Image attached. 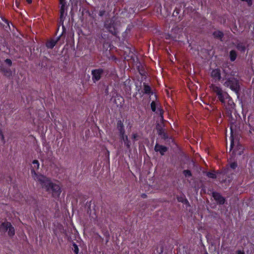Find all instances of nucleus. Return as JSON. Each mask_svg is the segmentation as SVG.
Masks as SVG:
<instances>
[{
    "instance_id": "obj_1",
    "label": "nucleus",
    "mask_w": 254,
    "mask_h": 254,
    "mask_svg": "<svg viewBox=\"0 0 254 254\" xmlns=\"http://www.w3.org/2000/svg\"><path fill=\"white\" fill-rule=\"evenodd\" d=\"M34 180L38 182L43 189L52 194L55 198L59 197L62 192L60 186L57 184L53 183L48 178L42 175H38L33 171Z\"/></svg>"
},
{
    "instance_id": "obj_2",
    "label": "nucleus",
    "mask_w": 254,
    "mask_h": 254,
    "mask_svg": "<svg viewBox=\"0 0 254 254\" xmlns=\"http://www.w3.org/2000/svg\"><path fill=\"white\" fill-rule=\"evenodd\" d=\"M225 80L226 81L223 83L224 86L229 87L238 94L240 89V85L238 80L234 77H226Z\"/></svg>"
},
{
    "instance_id": "obj_3",
    "label": "nucleus",
    "mask_w": 254,
    "mask_h": 254,
    "mask_svg": "<svg viewBox=\"0 0 254 254\" xmlns=\"http://www.w3.org/2000/svg\"><path fill=\"white\" fill-rule=\"evenodd\" d=\"M233 149L232 155L236 156L237 155H241L243 153V147L240 145L237 141H235L233 137L231 136V145L230 151Z\"/></svg>"
},
{
    "instance_id": "obj_4",
    "label": "nucleus",
    "mask_w": 254,
    "mask_h": 254,
    "mask_svg": "<svg viewBox=\"0 0 254 254\" xmlns=\"http://www.w3.org/2000/svg\"><path fill=\"white\" fill-rule=\"evenodd\" d=\"M105 27L113 35H116L117 34L118 31L116 27V23L115 20L113 19L107 20L105 22Z\"/></svg>"
},
{
    "instance_id": "obj_5",
    "label": "nucleus",
    "mask_w": 254,
    "mask_h": 254,
    "mask_svg": "<svg viewBox=\"0 0 254 254\" xmlns=\"http://www.w3.org/2000/svg\"><path fill=\"white\" fill-rule=\"evenodd\" d=\"M103 73V70L102 69H96L92 71V80L94 82H95L100 79Z\"/></svg>"
},
{
    "instance_id": "obj_6",
    "label": "nucleus",
    "mask_w": 254,
    "mask_h": 254,
    "mask_svg": "<svg viewBox=\"0 0 254 254\" xmlns=\"http://www.w3.org/2000/svg\"><path fill=\"white\" fill-rule=\"evenodd\" d=\"M60 4L61 5L60 8V20L63 22V18L64 13L67 9L66 2L65 0H59Z\"/></svg>"
},
{
    "instance_id": "obj_7",
    "label": "nucleus",
    "mask_w": 254,
    "mask_h": 254,
    "mask_svg": "<svg viewBox=\"0 0 254 254\" xmlns=\"http://www.w3.org/2000/svg\"><path fill=\"white\" fill-rule=\"evenodd\" d=\"M211 76L215 82L220 81L221 79L220 69L219 68L213 69L211 72Z\"/></svg>"
},
{
    "instance_id": "obj_8",
    "label": "nucleus",
    "mask_w": 254,
    "mask_h": 254,
    "mask_svg": "<svg viewBox=\"0 0 254 254\" xmlns=\"http://www.w3.org/2000/svg\"><path fill=\"white\" fill-rule=\"evenodd\" d=\"M229 94L225 91H223L221 93L217 95L219 100L224 105H225V102L227 99L229 98Z\"/></svg>"
},
{
    "instance_id": "obj_9",
    "label": "nucleus",
    "mask_w": 254,
    "mask_h": 254,
    "mask_svg": "<svg viewBox=\"0 0 254 254\" xmlns=\"http://www.w3.org/2000/svg\"><path fill=\"white\" fill-rule=\"evenodd\" d=\"M226 101L225 105L224 106L227 110L231 111L232 110L234 109L235 105L230 96H229V98L227 99Z\"/></svg>"
},
{
    "instance_id": "obj_10",
    "label": "nucleus",
    "mask_w": 254,
    "mask_h": 254,
    "mask_svg": "<svg viewBox=\"0 0 254 254\" xmlns=\"http://www.w3.org/2000/svg\"><path fill=\"white\" fill-rule=\"evenodd\" d=\"M209 88L210 90L217 96L223 91L220 86H218L214 84H211L209 86Z\"/></svg>"
},
{
    "instance_id": "obj_11",
    "label": "nucleus",
    "mask_w": 254,
    "mask_h": 254,
    "mask_svg": "<svg viewBox=\"0 0 254 254\" xmlns=\"http://www.w3.org/2000/svg\"><path fill=\"white\" fill-rule=\"evenodd\" d=\"M154 150L156 152H159L161 155H163L168 149L164 146L156 144L155 146Z\"/></svg>"
},
{
    "instance_id": "obj_12",
    "label": "nucleus",
    "mask_w": 254,
    "mask_h": 254,
    "mask_svg": "<svg viewBox=\"0 0 254 254\" xmlns=\"http://www.w3.org/2000/svg\"><path fill=\"white\" fill-rule=\"evenodd\" d=\"M213 197L214 199L216 200L220 204H224L225 202V199L223 197H222L219 193L217 192H213L212 193Z\"/></svg>"
},
{
    "instance_id": "obj_13",
    "label": "nucleus",
    "mask_w": 254,
    "mask_h": 254,
    "mask_svg": "<svg viewBox=\"0 0 254 254\" xmlns=\"http://www.w3.org/2000/svg\"><path fill=\"white\" fill-rule=\"evenodd\" d=\"M117 128L119 131L120 136L125 134L124 125L121 121H118L117 123Z\"/></svg>"
},
{
    "instance_id": "obj_14",
    "label": "nucleus",
    "mask_w": 254,
    "mask_h": 254,
    "mask_svg": "<svg viewBox=\"0 0 254 254\" xmlns=\"http://www.w3.org/2000/svg\"><path fill=\"white\" fill-rule=\"evenodd\" d=\"M33 166L31 170V176L32 178L34 179V177L33 176L34 174H33V171L35 173L37 174L35 172V170H38L39 168V163L38 160H35L32 162Z\"/></svg>"
},
{
    "instance_id": "obj_15",
    "label": "nucleus",
    "mask_w": 254,
    "mask_h": 254,
    "mask_svg": "<svg viewBox=\"0 0 254 254\" xmlns=\"http://www.w3.org/2000/svg\"><path fill=\"white\" fill-rule=\"evenodd\" d=\"M59 39H60V37H58L56 40L51 39V40L48 41L46 43V47L49 49H53L54 48V47L56 45V44H57V43L58 41V40H59Z\"/></svg>"
},
{
    "instance_id": "obj_16",
    "label": "nucleus",
    "mask_w": 254,
    "mask_h": 254,
    "mask_svg": "<svg viewBox=\"0 0 254 254\" xmlns=\"http://www.w3.org/2000/svg\"><path fill=\"white\" fill-rule=\"evenodd\" d=\"M121 139L124 141L125 145L126 146L127 148L128 149H129L130 148V142L128 140V137L127 135L124 134L120 136Z\"/></svg>"
},
{
    "instance_id": "obj_17",
    "label": "nucleus",
    "mask_w": 254,
    "mask_h": 254,
    "mask_svg": "<svg viewBox=\"0 0 254 254\" xmlns=\"http://www.w3.org/2000/svg\"><path fill=\"white\" fill-rule=\"evenodd\" d=\"M11 223L8 222H4L0 226V230L3 232L8 231V228L10 226Z\"/></svg>"
},
{
    "instance_id": "obj_18",
    "label": "nucleus",
    "mask_w": 254,
    "mask_h": 254,
    "mask_svg": "<svg viewBox=\"0 0 254 254\" xmlns=\"http://www.w3.org/2000/svg\"><path fill=\"white\" fill-rule=\"evenodd\" d=\"M124 99L120 96H117L115 99L114 102L117 106H122Z\"/></svg>"
},
{
    "instance_id": "obj_19",
    "label": "nucleus",
    "mask_w": 254,
    "mask_h": 254,
    "mask_svg": "<svg viewBox=\"0 0 254 254\" xmlns=\"http://www.w3.org/2000/svg\"><path fill=\"white\" fill-rule=\"evenodd\" d=\"M236 47L239 51H240L242 52H244L246 50V47H245V45L242 43L240 42V43H237L236 45Z\"/></svg>"
},
{
    "instance_id": "obj_20",
    "label": "nucleus",
    "mask_w": 254,
    "mask_h": 254,
    "mask_svg": "<svg viewBox=\"0 0 254 254\" xmlns=\"http://www.w3.org/2000/svg\"><path fill=\"white\" fill-rule=\"evenodd\" d=\"M237 57V54L235 50H232L230 52V58L232 62L234 61Z\"/></svg>"
},
{
    "instance_id": "obj_21",
    "label": "nucleus",
    "mask_w": 254,
    "mask_h": 254,
    "mask_svg": "<svg viewBox=\"0 0 254 254\" xmlns=\"http://www.w3.org/2000/svg\"><path fill=\"white\" fill-rule=\"evenodd\" d=\"M213 36L218 38L221 39L223 37V33L220 31H215L213 33Z\"/></svg>"
},
{
    "instance_id": "obj_22",
    "label": "nucleus",
    "mask_w": 254,
    "mask_h": 254,
    "mask_svg": "<svg viewBox=\"0 0 254 254\" xmlns=\"http://www.w3.org/2000/svg\"><path fill=\"white\" fill-rule=\"evenodd\" d=\"M8 234L9 236H13L15 234V230L14 228L12 226L11 224L10 226L8 228Z\"/></svg>"
},
{
    "instance_id": "obj_23",
    "label": "nucleus",
    "mask_w": 254,
    "mask_h": 254,
    "mask_svg": "<svg viewBox=\"0 0 254 254\" xmlns=\"http://www.w3.org/2000/svg\"><path fill=\"white\" fill-rule=\"evenodd\" d=\"M0 71L3 72L5 75L10 74L11 71L9 69H6L5 68L0 66Z\"/></svg>"
},
{
    "instance_id": "obj_24",
    "label": "nucleus",
    "mask_w": 254,
    "mask_h": 254,
    "mask_svg": "<svg viewBox=\"0 0 254 254\" xmlns=\"http://www.w3.org/2000/svg\"><path fill=\"white\" fill-rule=\"evenodd\" d=\"M144 91L146 94H149L151 92V88L148 85L144 84Z\"/></svg>"
},
{
    "instance_id": "obj_25",
    "label": "nucleus",
    "mask_w": 254,
    "mask_h": 254,
    "mask_svg": "<svg viewBox=\"0 0 254 254\" xmlns=\"http://www.w3.org/2000/svg\"><path fill=\"white\" fill-rule=\"evenodd\" d=\"M183 174L186 177H190L192 175L191 172L189 170H184Z\"/></svg>"
},
{
    "instance_id": "obj_26",
    "label": "nucleus",
    "mask_w": 254,
    "mask_h": 254,
    "mask_svg": "<svg viewBox=\"0 0 254 254\" xmlns=\"http://www.w3.org/2000/svg\"><path fill=\"white\" fill-rule=\"evenodd\" d=\"M207 176L209 178L214 179L216 178V175L214 173L208 172L207 173Z\"/></svg>"
},
{
    "instance_id": "obj_27",
    "label": "nucleus",
    "mask_w": 254,
    "mask_h": 254,
    "mask_svg": "<svg viewBox=\"0 0 254 254\" xmlns=\"http://www.w3.org/2000/svg\"><path fill=\"white\" fill-rule=\"evenodd\" d=\"M73 250L75 254H78V248L77 245H76L75 243L73 244Z\"/></svg>"
},
{
    "instance_id": "obj_28",
    "label": "nucleus",
    "mask_w": 254,
    "mask_h": 254,
    "mask_svg": "<svg viewBox=\"0 0 254 254\" xmlns=\"http://www.w3.org/2000/svg\"><path fill=\"white\" fill-rule=\"evenodd\" d=\"M151 108L152 111L155 112L156 111V104L154 101H152L151 102Z\"/></svg>"
},
{
    "instance_id": "obj_29",
    "label": "nucleus",
    "mask_w": 254,
    "mask_h": 254,
    "mask_svg": "<svg viewBox=\"0 0 254 254\" xmlns=\"http://www.w3.org/2000/svg\"><path fill=\"white\" fill-rule=\"evenodd\" d=\"M138 138V135L137 133H133L131 135V139L133 141L137 140Z\"/></svg>"
},
{
    "instance_id": "obj_30",
    "label": "nucleus",
    "mask_w": 254,
    "mask_h": 254,
    "mask_svg": "<svg viewBox=\"0 0 254 254\" xmlns=\"http://www.w3.org/2000/svg\"><path fill=\"white\" fill-rule=\"evenodd\" d=\"M5 62L10 66L12 64V62L10 59H7L5 60Z\"/></svg>"
},
{
    "instance_id": "obj_31",
    "label": "nucleus",
    "mask_w": 254,
    "mask_h": 254,
    "mask_svg": "<svg viewBox=\"0 0 254 254\" xmlns=\"http://www.w3.org/2000/svg\"><path fill=\"white\" fill-rule=\"evenodd\" d=\"M237 166V164L235 162H234V163H232L230 164V167L231 168H232V169H235L236 168Z\"/></svg>"
},
{
    "instance_id": "obj_32",
    "label": "nucleus",
    "mask_w": 254,
    "mask_h": 254,
    "mask_svg": "<svg viewBox=\"0 0 254 254\" xmlns=\"http://www.w3.org/2000/svg\"><path fill=\"white\" fill-rule=\"evenodd\" d=\"M0 138H1L2 141H4V136L2 134V132L1 130L0 129Z\"/></svg>"
},
{
    "instance_id": "obj_33",
    "label": "nucleus",
    "mask_w": 254,
    "mask_h": 254,
    "mask_svg": "<svg viewBox=\"0 0 254 254\" xmlns=\"http://www.w3.org/2000/svg\"><path fill=\"white\" fill-rule=\"evenodd\" d=\"M242 1H245L247 2L249 5L251 6L252 4V0H242Z\"/></svg>"
},
{
    "instance_id": "obj_34",
    "label": "nucleus",
    "mask_w": 254,
    "mask_h": 254,
    "mask_svg": "<svg viewBox=\"0 0 254 254\" xmlns=\"http://www.w3.org/2000/svg\"><path fill=\"white\" fill-rule=\"evenodd\" d=\"M105 13V10H100L99 12V15L100 16H102L104 15Z\"/></svg>"
},
{
    "instance_id": "obj_35",
    "label": "nucleus",
    "mask_w": 254,
    "mask_h": 254,
    "mask_svg": "<svg viewBox=\"0 0 254 254\" xmlns=\"http://www.w3.org/2000/svg\"><path fill=\"white\" fill-rule=\"evenodd\" d=\"M158 134L160 135H162L163 133H164L163 130L162 129H159L158 131Z\"/></svg>"
},
{
    "instance_id": "obj_36",
    "label": "nucleus",
    "mask_w": 254,
    "mask_h": 254,
    "mask_svg": "<svg viewBox=\"0 0 254 254\" xmlns=\"http://www.w3.org/2000/svg\"><path fill=\"white\" fill-rule=\"evenodd\" d=\"M162 137L164 139H166L168 138V135H167V134L166 133H163V134H162V135H161Z\"/></svg>"
},
{
    "instance_id": "obj_37",
    "label": "nucleus",
    "mask_w": 254,
    "mask_h": 254,
    "mask_svg": "<svg viewBox=\"0 0 254 254\" xmlns=\"http://www.w3.org/2000/svg\"><path fill=\"white\" fill-rule=\"evenodd\" d=\"M19 3H20L19 1H18V0H15V5L17 7H18Z\"/></svg>"
},
{
    "instance_id": "obj_38",
    "label": "nucleus",
    "mask_w": 254,
    "mask_h": 254,
    "mask_svg": "<svg viewBox=\"0 0 254 254\" xmlns=\"http://www.w3.org/2000/svg\"><path fill=\"white\" fill-rule=\"evenodd\" d=\"M237 254H245L244 252L242 251H238L237 252Z\"/></svg>"
},
{
    "instance_id": "obj_39",
    "label": "nucleus",
    "mask_w": 254,
    "mask_h": 254,
    "mask_svg": "<svg viewBox=\"0 0 254 254\" xmlns=\"http://www.w3.org/2000/svg\"><path fill=\"white\" fill-rule=\"evenodd\" d=\"M160 115H161V119L163 120V112H162V111L161 110L160 111Z\"/></svg>"
},
{
    "instance_id": "obj_40",
    "label": "nucleus",
    "mask_w": 254,
    "mask_h": 254,
    "mask_svg": "<svg viewBox=\"0 0 254 254\" xmlns=\"http://www.w3.org/2000/svg\"><path fill=\"white\" fill-rule=\"evenodd\" d=\"M26 1L28 3H30L32 2V0H26Z\"/></svg>"
}]
</instances>
